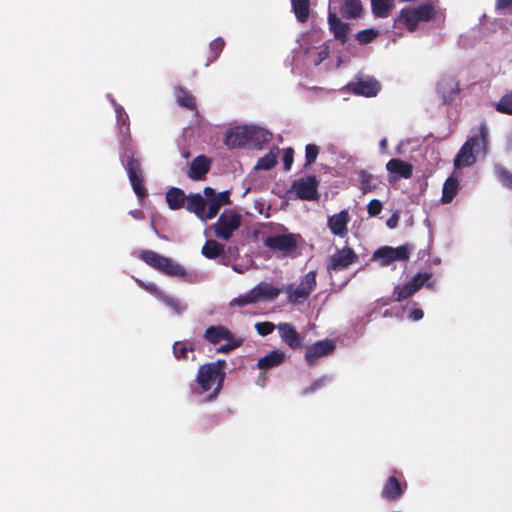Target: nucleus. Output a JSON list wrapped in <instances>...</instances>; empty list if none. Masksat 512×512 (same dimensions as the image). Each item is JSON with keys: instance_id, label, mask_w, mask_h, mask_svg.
<instances>
[{"instance_id": "obj_57", "label": "nucleus", "mask_w": 512, "mask_h": 512, "mask_svg": "<svg viewBox=\"0 0 512 512\" xmlns=\"http://www.w3.org/2000/svg\"><path fill=\"white\" fill-rule=\"evenodd\" d=\"M233 269H234V271H236V272H238V273H243V270H242L241 268H238V266H237V265H234V266H233Z\"/></svg>"}, {"instance_id": "obj_48", "label": "nucleus", "mask_w": 512, "mask_h": 512, "mask_svg": "<svg viewBox=\"0 0 512 512\" xmlns=\"http://www.w3.org/2000/svg\"><path fill=\"white\" fill-rule=\"evenodd\" d=\"M112 103L114 104L115 106V112H116V117H117V122L118 123H122L123 125L126 123V120L128 119V116L126 115L124 109L117 105L114 100H112Z\"/></svg>"}, {"instance_id": "obj_22", "label": "nucleus", "mask_w": 512, "mask_h": 512, "mask_svg": "<svg viewBox=\"0 0 512 512\" xmlns=\"http://www.w3.org/2000/svg\"><path fill=\"white\" fill-rule=\"evenodd\" d=\"M405 487L406 485L402 486L394 476H391L383 487L382 496L387 500H397L401 497Z\"/></svg>"}, {"instance_id": "obj_23", "label": "nucleus", "mask_w": 512, "mask_h": 512, "mask_svg": "<svg viewBox=\"0 0 512 512\" xmlns=\"http://www.w3.org/2000/svg\"><path fill=\"white\" fill-rule=\"evenodd\" d=\"M166 201L170 209L178 210L182 208L185 203L187 204V196L183 190L173 187L167 191Z\"/></svg>"}, {"instance_id": "obj_20", "label": "nucleus", "mask_w": 512, "mask_h": 512, "mask_svg": "<svg viewBox=\"0 0 512 512\" xmlns=\"http://www.w3.org/2000/svg\"><path fill=\"white\" fill-rule=\"evenodd\" d=\"M352 89L358 95L372 97L378 93L380 85L376 80L367 78L354 83Z\"/></svg>"}, {"instance_id": "obj_10", "label": "nucleus", "mask_w": 512, "mask_h": 512, "mask_svg": "<svg viewBox=\"0 0 512 512\" xmlns=\"http://www.w3.org/2000/svg\"><path fill=\"white\" fill-rule=\"evenodd\" d=\"M411 248L408 245H402L396 248L382 247L375 251L373 259L379 261L380 265L387 266L394 261H405L409 258Z\"/></svg>"}, {"instance_id": "obj_30", "label": "nucleus", "mask_w": 512, "mask_h": 512, "mask_svg": "<svg viewBox=\"0 0 512 512\" xmlns=\"http://www.w3.org/2000/svg\"><path fill=\"white\" fill-rule=\"evenodd\" d=\"M458 188V181L453 177H449L443 185L442 201L445 203L452 201L458 191Z\"/></svg>"}, {"instance_id": "obj_5", "label": "nucleus", "mask_w": 512, "mask_h": 512, "mask_svg": "<svg viewBox=\"0 0 512 512\" xmlns=\"http://www.w3.org/2000/svg\"><path fill=\"white\" fill-rule=\"evenodd\" d=\"M488 128L481 125L479 136L470 138L460 149L455 160L454 166L458 169L468 167L475 162V154L486 153Z\"/></svg>"}, {"instance_id": "obj_26", "label": "nucleus", "mask_w": 512, "mask_h": 512, "mask_svg": "<svg viewBox=\"0 0 512 512\" xmlns=\"http://www.w3.org/2000/svg\"><path fill=\"white\" fill-rule=\"evenodd\" d=\"M285 359V354L281 351L275 350L269 354L261 357L258 360L257 366L260 369L270 368L281 364Z\"/></svg>"}, {"instance_id": "obj_21", "label": "nucleus", "mask_w": 512, "mask_h": 512, "mask_svg": "<svg viewBox=\"0 0 512 512\" xmlns=\"http://www.w3.org/2000/svg\"><path fill=\"white\" fill-rule=\"evenodd\" d=\"M437 90L445 101L449 100L458 92V82L453 77H443L438 82Z\"/></svg>"}, {"instance_id": "obj_31", "label": "nucleus", "mask_w": 512, "mask_h": 512, "mask_svg": "<svg viewBox=\"0 0 512 512\" xmlns=\"http://www.w3.org/2000/svg\"><path fill=\"white\" fill-rule=\"evenodd\" d=\"M307 54V60L314 64L318 65L320 64L324 59L328 56V48L324 45L318 47V48H309L306 51Z\"/></svg>"}, {"instance_id": "obj_49", "label": "nucleus", "mask_w": 512, "mask_h": 512, "mask_svg": "<svg viewBox=\"0 0 512 512\" xmlns=\"http://www.w3.org/2000/svg\"><path fill=\"white\" fill-rule=\"evenodd\" d=\"M224 46V41L221 38H217L210 44V49L214 53V58L218 56Z\"/></svg>"}, {"instance_id": "obj_15", "label": "nucleus", "mask_w": 512, "mask_h": 512, "mask_svg": "<svg viewBox=\"0 0 512 512\" xmlns=\"http://www.w3.org/2000/svg\"><path fill=\"white\" fill-rule=\"evenodd\" d=\"M210 166L211 159L204 155H199L190 163L187 175L194 181L203 180L209 172Z\"/></svg>"}, {"instance_id": "obj_29", "label": "nucleus", "mask_w": 512, "mask_h": 512, "mask_svg": "<svg viewBox=\"0 0 512 512\" xmlns=\"http://www.w3.org/2000/svg\"><path fill=\"white\" fill-rule=\"evenodd\" d=\"M360 189L363 193L371 192L378 186V182L375 176L368 173L365 170H361L359 173Z\"/></svg>"}, {"instance_id": "obj_18", "label": "nucleus", "mask_w": 512, "mask_h": 512, "mask_svg": "<svg viewBox=\"0 0 512 512\" xmlns=\"http://www.w3.org/2000/svg\"><path fill=\"white\" fill-rule=\"evenodd\" d=\"M334 349V344L331 341L323 340L318 341L314 345H312L308 351L306 352L305 358L306 361L312 365L314 364L318 358L328 355Z\"/></svg>"}, {"instance_id": "obj_12", "label": "nucleus", "mask_w": 512, "mask_h": 512, "mask_svg": "<svg viewBox=\"0 0 512 512\" xmlns=\"http://www.w3.org/2000/svg\"><path fill=\"white\" fill-rule=\"evenodd\" d=\"M357 255L355 252L348 247L337 250L330 258L328 268L331 270H344L349 265L355 262Z\"/></svg>"}, {"instance_id": "obj_28", "label": "nucleus", "mask_w": 512, "mask_h": 512, "mask_svg": "<svg viewBox=\"0 0 512 512\" xmlns=\"http://www.w3.org/2000/svg\"><path fill=\"white\" fill-rule=\"evenodd\" d=\"M372 12L376 17H387L394 7L393 0H371Z\"/></svg>"}, {"instance_id": "obj_33", "label": "nucleus", "mask_w": 512, "mask_h": 512, "mask_svg": "<svg viewBox=\"0 0 512 512\" xmlns=\"http://www.w3.org/2000/svg\"><path fill=\"white\" fill-rule=\"evenodd\" d=\"M278 157V149H272L269 153H267L265 156L260 158L258 162L255 165V169H263L268 170L272 168L276 162Z\"/></svg>"}, {"instance_id": "obj_4", "label": "nucleus", "mask_w": 512, "mask_h": 512, "mask_svg": "<svg viewBox=\"0 0 512 512\" xmlns=\"http://www.w3.org/2000/svg\"><path fill=\"white\" fill-rule=\"evenodd\" d=\"M226 362L218 360L208 363L199 368L197 382L202 392H211L208 399L211 400L219 393L224 380V368Z\"/></svg>"}, {"instance_id": "obj_2", "label": "nucleus", "mask_w": 512, "mask_h": 512, "mask_svg": "<svg viewBox=\"0 0 512 512\" xmlns=\"http://www.w3.org/2000/svg\"><path fill=\"white\" fill-rule=\"evenodd\" d=\"M437 16V9L431 2H424L417 6H409L403 8L399 15L394 20L396 28H406L408 31L413 32L418 29L423 23L435 19Z\"/></svg>"}, {"instance_id": "obj_19", "label": "nucleus", "mask_w": 512, "mask_h": 512, "mask_svg": "<svg viewBox=\"0 0 512 512\" xmlns=\"http://www.w3.org/2000/svg\"><path fill=\"white\" fill-rule=\"evenodd\" d=\"M281 339L290 347L298 348L301 346V336L297 333L295 327L289 323H280L277 325Z\"/></svg>"}, {"instance_id": "obj_32", "label": "nucleus", "mask_w": 512, "mask_h": 512, "mask_svg": "<svg viewBox=\"0 0 512 512\" xmlns=\"http://www.w3.org/2000/svg\"><path fill=\"white\" fill-rule=\"evenodd\" d=\"M293 11L300 22H305L309 15V0H292Z\"/></svg>"}, {"instance_id": "obj_37", "label": "nucleus", "mask_w": 512, "mask_h": 512, "mask_svg": "<svg viewBox=\"0 0 512 512\" xmlns=\"http://www.w3.org/2000/svg\"><path fill=\"white\" fill-rule=\"evenodd\" d=\"M496 109L499 112L512 115V91L505 94L496 104Z\"/></svg>"}, {"instance_id": "obj_39", "label": "nucleus", "mask_w": 512, "mask_h": 512, "mask_svg": "<svg viewBox=\"0 0 512 512\" xmlns=\"http://www.w3.org/2000/svg\"><path fill=\"white\" fill-rule=\"evenodd\" d=\"M166 305H168L169 307H171L175 313L177 314H181L186 306L183 305L179 300L175 299V298H172V297H169L167 295H164L162 296V299H161Z\"/></svg>"}, {"instance_id": "obj_43", "label": "nucleus", "mask_w": 512, "mask_h": 512, "mask_svg": "<svg viewBox=\"0 0 512 512\" xmlns=\"http://www.w3.org/2000/svg\"><path fill=\"white\" fill-rule=\"evenodd\" d=\"M496 173L501 183L504 186L512 189V174L504 170L503 168H497Z\"/></svg>"}, {"instance_id": "obj_58", "label": "nucleus", "mask_w": 512, "mask_h": 512, "mask_svg": "<svg viewBox=\"0 0 512 512\" xmlns=\"http://www.w3.org/2000/svg\"><path fill=\"white\" fill-rule=\"evenodd\" d=\"M182 154L185 158H188L190 156L189 152L187 151H184Z\"/></svg>"}, {"instance_id": "obj_6", "label": "nucleus", "mask_w": 512, "mask_h": 512, "mask_svg": "<svg viewBox=\"0 0 512 512\" xmlns=\"http://www.w3.org/2000/svg\"><path fill=\"white\" fill-rule=\"evenodd\" d=\"M281 290L269 282H260L247 293L239 295L231 301V305L246 306L259 302H269L276 299Z\"/></svg>"}, {"instance_id": "obj_1", "label": "nucleus", "mask_w": 512, "mask_h": 512, "mask_svg": "<svg viewBox=\"0 0 512 512\" xmlns=\"http://www.w3.org/2000/svg\"><path fill=\"white\" fill-rule=\"evenodd\" d=\"M203 193L204 196L199 193L189 194L185 207L205 222L214 218L221 206L229 203V193L224 191L216 194L210 187L204 188Z\"/></svg>"}, {"instance_id": "obj_51", "label": "nucleus", "mask_w": 512, "mask_h": 512, "mask_svg": "<svg viewBox=\"0 0 512 512\" xmlns=\"http://www.w3.org/2000/svg\"><path fill=\"white\" fill-rule=\"evenodd\" d=\"M283 161H284L285 169L289 170L291 168L292 163H293V151H292V149L288 148V149L285 150L284 155H283Z\"/></svg>"}, {"instance_id": "obj_47", "label": "nucleus", "mask_w": 512, "mask_h": 512, "mask_svg": "<svg viewBox=\"0 0 512 512\" xmlns=\"http://www.w3.org/2000/svg\"><path fill=\"white\" fill-rule=\"evenodd\" d=\"M367 210L370 216H376L381 212L382 204L379 200L373 199L369 202Z\"/></svg>"}, {"instance_id": "obj_7", "label": "nucleus", "mask_w": 512, "mask_h": 512, "mask_svg": "<svg viewBox=\"0 0 512 512\" xmlns=\"http://www.w3.org/2000/svg\"><path fill=\"white\" fill-rule=\"evenodd\" d=\"M280 233L269 235L265 238L264 244L272 250L281 252L284 255L291 254L298 245L300 236L297 234L287 233L284 227H280Z\"/></svg>"}, {"instance_id": "obj_52", "label": "nucleus", "mask_w": 512, "mask_h": 512, "mask_svg": "<svg viewBox=\"0 0 512 512\" xmlns=\"http://www.w3.org/2000/svg\"><path fill=\"white\" fill-rule=\"evenodd\" d=\"M410 318L414 321L420 320L423 318V311L421 309H414L410 313Z\"/></svg>"}, {"instance_id": "obj_56", "label": "nucleus", "mask_w": 512, "mask_h": 512, "mask_svg": "<svg viewBox=\"0 0 512 512\" xmlns=\"http://www.w3.org/2000/svg\"><path fill=\"white\" fill-rule=\"evenodd\" d=\"M395 224H396V221H395V220H393V219H389V220L387 221V225H388L390 228H393V227L395 226Z\"/></svg>"}, {"instance_id": "obj_11", "label": "nucleus", "mask_w": 512, "mask_h": 512, "mask_svg": "<svg viewBox=\"0 0 512 512\" xmlns=\"http://www.w3.org/2000/svg\"><path fill=\"white\" fill-rule=\"evenodd\" d=\"M317 186L318 182L316 178L314 176H308L296 181L292 186V190L298 198L312 200L316 197Z\"/></svg>"}, {"instance_id": "obj_54", "label": "nucleus", "mask_w": 512, "mask_h": 512, "mask_svg": "<svg viewBox=\"0 0 512 512\" xmlns=\"http://www.w3.org/2000/svg\"><path fill=\"white\" fill-rule=\"evenodd\" d=\"M129 214L135 218V219H143L144 218V214L142 211H139V210H134V211H130Z\"/></svg>"}, {"instance_id": "obj_46", "label": "nucleus", "mask_w": 512, "mask_h": 512, "mask_svg": "<svg viewBox=\"0 0 512 512\" xmlns=\"http://www.w3.org/2000/svg\"><path fill=\"white\" fill-rule=\"evenodd\" d=\"M188 345L184 342H175L173 345V353L176 358H186Z\"/></svg>"}, {"instance_id": "obj_34", "label": "nucleus", "mask_w": 512, "mask_h": 512, "mask_svg": "<svg viewBox=\"0 0 512 512\" xmlns=\"http://www.w3.org/2000/svg\"><path fill=\"white\" fill-rule=\"evenodd\" d=\"M224 250V247L214 240H208L202 248V254L209 258L214 259L218 257Z\"/></svg>"}, {"instance_id": "obj_24", "label": "nucleus", "mask_w": 512, "mask_h": 512, "mask_svg": "<svg viewBox=\"0 0 512 512\" xmlns=\"http://www.w3.org/2000/svg\"><path fill=\"white\" fill-rule=\"evenodd\" d=\"M232 334L223 326H211L205 332V339L212 344H219L225 339H230Z\"/></svg>"}, {"instance_id": "obj_36", "label": "nucleus", "mask_w": 512, "mask_h": 512, "mask_svg": "<svg viewBox=\"0 0 512 512\" xmlns=\"http://www.w3.org/2000/svg\"><path fill=\"white\" fill-rule=\"evenodd\" d=\"M176 99L179 105L183 107H187L189 109H193L195 107V102L192 95L184 91L182 88H178L176 90Z\"/></svg>"}, {"instance_id": "obj_38", "label": "nucleus", "mask_w": 512, "mask_h": 512, "mask_svg": "<svg viewBox=\"0 0 512 512\" xmlns=\"http://www.w3.org/2000/svg\"><path fill=\"white\" fill-rule=\"evenodd\" d=\"M414 293H415V288H412V285L410 283H408L402 287H397L395 290L396 300L402 301V300L410 297Z\"/></svg>"}, {"instance_id": "obj_55", "label": "nucleus", "mask_w": 512, "mask_h": 512, "mask_svg": "<svg viewBox=\"0 0 512 512\" xmlns=\"http://www.w3.org/2000/svg\"><path fill=\"white\" fill-rule=\"evenodd\" d=\"M380 147H381L382 149H385V148L387 147V139H386V138H384V139H382V140L380 141Z\"/></svg>"}, {"instance_id": "obj_44", "label": "nucleus", "mask_w": 512, "mask_h": 512, "mask_svg": "<svg viewBox=\"0 0 512 512\" xmlns=\"http://www.w3.org/2000/svg\"><path fill=\"white\" fill-rule=\"evenodd\" d=\"M277 326H275L273 323L271 322H259V323H256L255 325V328L257 330V332L262 335V336H266L270 333L273 332V330L276 328Z\"/></svg>"}, {"instance_id": "obj_53", "label": "nucleus", "mask_w": 512, "mask_h": 512, "mask_svg": "<svg viewBox=\"0 0 512 512\" xmlns=\"http://www.w3.org/2000/svg\"><path fill=\"white\" fill-rule=\"evenodd\" d=\"M512 5V0H497L496 7L498 9L507 8Z\"/></svg>"}, {"instance_id": "obj_14", "label": "nucleus", "mask_w": 512, "mask_h": 512, "mask_svg": "<svg viewBox=\"0 0 512 512\" xmlns=\"http://www.w3.org/2000/svg\"><path fill=\"white\" fill-rule=\"evenodd\" d=\"M349 221L348 211L342 210L328 218L327 226L333 235L343 238L348 233L347 225Z\"/></svg>"}, {"instance_id": "obj_35", "label": "nucleus", "mask_w": 512, "mask_h": 512, "mask_svg": "<svg viewBox=\"0 0 512 512\" xmlns=\"http://www.w3.org/2000/svg\"><path fill=\"white\" fill-rule=\"evenodd\" d=\"M139 256L145 263L157 270L159 269L161 259L163 258L162 255L150 250L142 251Z\"/></svg>"}, {"instance_id": "obj_41", "label": "nucleus", "mask_w": 512, "mask_h": 512, "mask_svg": "<svg viewBox=\"0 0 512 512\" xmlns=\"http://www.w3.org/2000/svg\"><path fill=\"white\" fill-rule=\"evenodd\" d=\"M378 35V32L374 29H366L363 31H360L357 34V40L362 44H367L371 42L374 38H376Z\"/></svg>"}, {"instance_id": "obj_40", "label": "nucleus", "mask_w": 512, "mask_h": 512, "mask_svg": "<svg viewBox=\"0 0 512 512\" xmlns=\"http://www.w3.org/2000/svg\"><path fill=\"white\" fill-rule=\"evenodd\" d=\"M225 341L227 343L224 345H221L217 349L218 353H228V352L234 350L235 348H237L238 346H240V344H241V340L233 337V335L230 336V339H225Z\"/></svg>"}, {"instance_id": "obj_42", "label": "nucleus", "mask_w": 512, "mask_h": 512, "mask_svg": "<svg viewBox=\"0 0 512 512\" xmlns=\"http://www.w3.org/2000/svg\"><path fill=\"white\" fill-rule=\"evenodd\" d=\"M319 153V148L314 144H308L305 148L306 164H312L315 162Z\"/></svg>"}, {"instance_id": "obj_3", "label": "nucleus", "mask_w": 512, "mask_h": 512, "mask_svg": "<svg viewBox=\"0 0 512 512\" xmlns=\"http://www.w3.org/2000/svg\"><path fill=\"white\" fill-rule=\"evenodd\" d=\"M270 133L257 126H238L230 129L225 144L231 148L243 146H260L270 140Z\"/></svg>"}, {"instance_id": "obj_13", "label": "nucleus", "mask_w": 512, "mask_h": 512, "mask_svg": "<svg viewBox=\"0 0 512 512\" xmlns=\"http://www.w3.org/2000/svg\"><path fill=\"white\" fill-rule=\"evenodd\" d=\"M127 173L135 194L143 198L146 195V190L142 185L143 177L140 170V163L138 160L131 158L127 163Z\"/></svg>"}, {"instance_id": "obj_16", "label": "nucleus", "mask_w": 512, "mask_h": 512, "mask_svg": "<svg viewBox=\"0 0 512 512\" xmlns=\"http://www.w3.org/2000/svg\"><path fill=\"white\" fill-rule=\"evenodd\" d=\"M386 169L390 174V179L396 181L400 178H410L413 166L401 159H391L387 162Z\"/></svg>"}, {"instance_id": "obj_25", "label": "nucleus", "mask_w": 512, "mask_h": 512, "mask_svg": "<svg viewBox=\"0 0 512 512\" xmlns=\"http://www.w3.org/2000/svg\"><path fill=\"white\" fill-rule=\"evenodd\" d=\"M159 271L173 277H182L185 275V269L172 259L164 257L161 259Z\"/></svg>"}, {"instance_id": "obj_8", "label": "nucleus", "mask_w": 512, "mask_h": 512, "mask_svg": "<svg viewBox=\"0 0 512 512\" xmlns=\"http://www.w3.org/2000/svg\"><path fill=\"white\" fill-rule=\"evenodd\" d=\"M316 286V272L310 271L303 276L298 285L291 284L286 288L288 301L299 304L305 301Z\"/></svg>"}, {"instance_id": "obj_45", "label": "nucleus", "mask_w": 512, "mask_h": 512, "mask_svg": "<svg viewBox=\"0 0 512 512\" xmlns=\"http://www.w3.org/2000/svg\"><path fill=\"white\" fill-rule=\"evenodd\" d=\"M430 278V274H417L410 284L412 285V288H415V292H417Z\"/></svg>"}, {"instance_id": "obj_17", "label": "nucleus", "mask_w": 512, "mask_h": 512, "mask_svg": "<svg viewBox=\"0 0 512 512\" xmlns=\"http://www.w3.org/2000/svg\"><path fill=\"white\" fill-rule=\"evenodd\" d=\"M328 25L329 30L333 33L336 40H339L342 43L347 41L349 25L342 22L337 17L336 12L331 10V7H329L328 11Z\"/></svg>"}, {"instance_id": "obj_9", "label": "nucleus", "mask_w": 512, "mask_h": 512, "mask_svg": "<svg viewBox=\"0 0 512 512\" xmlns=\"http://www.w3.org/2000/svg\"><path fill=\"white\" fill-rule=\"evenodd\" d=\"M241 224V215L233 211H225L214 224L217 237L227 240Z\"/></svg>"}, {"instance_id": "obj_27", "label": "nucleus", "mask_w": 512, "mask_h": 512, "mask_svg": "<svg viewBox=\"0 0 512 512\" xmlns=\"http://www.w3.org/2000/svg\"><path fill=\"white\" fill-rule=\"evenodd\" d=\"M362 11L363 7L359 0H346L341 7V13L346 18H357Z\"/></svg>"}, {"instance_id": "obj_50", "label": "nucleus", "mask_w": 512, "mask_h": 512, "mask_svg": "<svg viewBox=\"0 0 512 512\" xmlns=\"http://www.w3.org/2000/svg\"><path fill=\"white\" fill-rule=\"evenodd\" d=\"M140 285L145 289L147 290L148 292L154 294L156 297H158L160 300L162 299V296H164V294L159 291L157 289V287L153 284V283H148V284H144V283H140Z\"/></svg>"}]
</instances>
